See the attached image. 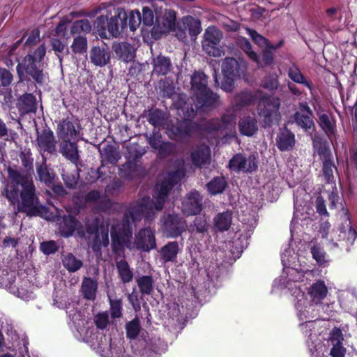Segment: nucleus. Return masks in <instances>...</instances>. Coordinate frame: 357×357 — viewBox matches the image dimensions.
Instances as JSON below:
<instances>
[{
  "label": "nucleus",
  "mask_w": 357,
  "mask_h": 357,
  "mask_svg": "<svg viewBox=\"0 0 357 357\" xmlns=\"http://www.w3.org/2000/svg\"><path fill=\"white\" fill-rule=\"evenodd\" d=\"M191 93L201 107H215L219 96L208 87V77L202 71L195 70L190 78Z\"/></svg>",
  "instance_id": "3"
},
{
  "label": "nucleus",
  "mask_w": 357,
  "mask_h": 357,
  "mask_svg": "<svg viewBox=\"0 0 357 357\" xmlns=\"http://www.w3.org/2000/svg\"><path fill=\"white\" fill-rule=\"evenodd\" d=\"M81 226V222L75 216L70 214L64 215L59 226V234L64 238H69Z\"/></svg>",
  "instance_id": "21"
},
{
  "label": "nucleus",
  "mask_w": 357,
  "mask_h": 357,
  "mask_svg": "<svg viewBox=\"0 0 357 357\" xmlns=\"http://www.w3.org/2000/svg\"><path fill=\"white\" fill-rule=\"evenodd\" d=\"M128 17L124 8H114L107 15L97 17L94 29L102 38H117L127 29Z\"/></svg>",
  "instance_id": "2"
},
{
  "label": "nucleus",
  "mask_w": 357,
  "mask_h": 357,
  "mask_svg": "<svg viewBox=\"0 0 357 357\" xmlns=\"http://www.w3.org/2000/svg\"><path fill=\"white\" fill-rule=\"evenodd\" d=\"M87 39L85 36H78L74 38L71 49L74 54H84L87 51Z\"/></svg>",
  "instance_id": "58"
},
{
  "label": "nucleus",
  "mask_w": 357,
  "mask_h": 357,
  "mask_svg": "<svg viewBox=\"0 0 357 357\" xmlns=\"http://www.w3.org/2000/svg\"><path fill=\"white\" fill-rule=\"evenodd\" d=\"M111 238L112 250L115 254H119L120 252L123 250V244L127 247L130 244V241H124L123 237H122L119 234H117V231L114 226H112L111 229Z\"/></svg>",
  "instance_id": "44"
},
{
  "label": "nucleus",
  "mask_w": 357,
  "mask_h": 357,
  "mask_svg": "<svg viewBox=\"0 0 357 357\" xmlns=\"http://www.w3.org/2000/svg\"><path fill=\"white\" fill-rule=\"evenodd\" d=\"M140 292L144 295H151L153 291L154 280L151 275H142L136 279Z\"/></svg>",
  "instance_id": "46"
},
{
  "label": "nucleus",
  "mask_w": 357,
  "mask_h": 357,
  "mask_svg": "<svg viewBox=\"0 0 357 357\" xmlns=\"http://www.w3.org/2000/svg\"><path fill=\"white\" fill-rule=\"evenodd\" d=\"M46 46L45 43L39 45L34 50L29 51L28 54L16 66L17 77L20 82L32 79L34 82L42 85L45 81V57Z\"/></svg>",
  "instance_id": "1"
},
{
  "label": "nucleus",
  "mask_w": 357,
  "mask_h": 357,
  "mask_svg": "<svg viewBox=\"0 0 357 357\" xmlns=\"http://www.w3.org/2000/svg\"><path fill=\"white\" fill-rule=\"evenodd\" d=\"M112 50L116 56L125 62L131 61L135 56V49L127 42L114 43Z\"/></svg>",
  "instance_id": "25"
},
{
  "label": "nucleus",
  "mask_w": 357,
  "mask_h": 357,
  "mask_svg": "<svg viewBox=\"0 0 357 357\" xmlns=\"http://www.w3.org/2000/svg\"><path fill=\"white\" fill-rule=\"evenodd\" d=\"M314 207L320 217L329 218L330 213L326 208V201L322 195H319L316 197Z\"/></svg>",
  "instance_id": "62"
},
{
  "label": "nucleus",
  "mask_w": 357,
  "mask_h": 357,
  "mask_svg": "<svg viewBox=\"0 0 357 357\" xmlns=\"http://www.w3.org/2000/svg\"><path fill=\"white\" fill-rule=\"evenodd\" d=\"M210 225L205 215L195 217L192 224L190 225L192 233L202 234L205 235L208 233Z\"/></svg>",
  "instance_id": "43"
},
{
  "label": "nucleus",
  "mask_w": 357,
  "mask_h": 357,
  "mask_svg": "<svg viewBox=\"0 0 357 357\" xmlns=\"http://www.w3.org/2000/svg\"><path fill=\"white\" fill-rule=\"evenodd\" d=\"M144 153V149L139 144L137 143L130 144L128 146L126 158V160L139 162Z\"/></svg>",
  "instance_id": "54"
},
{
  "label": "nucleus",
  "mask_w": 357,
  "mask_h": 357,
  "mask_svg": "<svg viewBox=\"0 0 357 357\" xmlns=\"http://www.w3.org/2000/svg\"><path fill=\"white\" fill-rule=\"evenodd\" d=\"M61 176L68 188L71 190L75 189L77 185V182L79 178V169L76 167L73 172H63Z\"/></svg>",
  "instance_id": "56"
},
{
  "label": "nucleus",
  "mask_w": 357,
  "mask_h": 357,
  "mask_svg": "<svg viewBox=\"0 0 357 357\" xmlns=\"http://www.w3.org/2000/svg\"><path fill=\"white\" fill-rule=\"evenodd\" d=\"M232 221L231 212L227 211L219 213L214 218V226L220 231L229 230Z\"/></svg>",
  "instance_id": "39"
},
{
  "label": "nucleus",
  "mask_w": 357,
  "mask_h": 357,
  "mask_svg": "<svg viewBox=\"0 0 357 357\" xmlns=\"http://www.w3.org/2000/svg\"><path fill=\"white\" fill-rule=\"evenodd\" d=\"M179 252L177 241H170L161 248L160 250V257L163 262H172L175 261Z\"/></svg>",
  "instance_id": "33"
},
{
  "label": "nucleus",
  "mask_w": 357,
  "mask_h": 357,
  "mask_svg": "<svg viewBox=\"0 0 357 357\" xmlns=\"http://www.w3.org/2000/svg\"><path fill=\"white\" fill-rule=\"evenodd\" d=\"M153 73L158 76H165L172 70L170 59L161 54L153 59Z\"/></svg>",
  "instance_id": "23"
},
{
  "label": "nucleus",
  "mask_w": 357,
  "mask_h": 357,
  "mask_svg": "<svg viewBox=\"0 0 357 357\" xmlns=\"http://www.w3.org/2000/svg\"><path fill=\"white\" fill-rule=\"evenodd\" d=\"M176 13L174 10L165 9L160 13H155V23L153 25L151 35V37L158 40L162 37L164 33L175 31L176 29Z\"/></svg>",
  "instance_id": "7"
},
{
  "label": "nucleus",
  "mask_w": 357,
  "mask_h": 357,
  "mask_svg": "<svg viewBox=\"0 0 357 357\" xmlns=\"http://www.w3.org/2000/svg\"><path fill=\"white\" fill-rule=\"evenodd\" d=\"M246 69L243 63L238 62L236 59L227 57L222 64V73L239 78Z\"/></svg>",
  "instance_id": "19"
},
{
  "label": "nucleus",
  "mask_w": 357,
  "mask_h": 357,
  "mask_svg": "<svg viewBox=\"0 0 357 357\" xmlns=\"http://www.w3.org/2000/svg\"><path fill=\"white\" fill-rule=\"evenodd\" d=\"M20 196L21 202H17L19 212L25 213L28 216H39L43 213L45 207L39 203L31 174L27 183L22 188Z\"/></svg>",
  "instance_id": "4"
},
{
  "label": "nucleus",
  "mask_w": 357,
  "mask_h": 357,
  "mask_svg": "<svg viewBox=\"0 0 357 357\" xmlns=\"http://www.w3.org/2000/svg\"><path fill=\"white\" fill-rule=\"evenodd\" d=\"M322 172L326 183H331L334 181L333 169L337 170V167L333 161V157L322 160Z\"/></svg>",
  "instance_id": "50"
},
{
  "label": "nucleus",
  "mask_w": 357,
  "mask_h": 357,
  "mask_svg": "<svg viewBox=\"0 0 357 357\" xmlns=\"http://www.w3.org/2000/svg\"><path fill=\"white\" fill-rule=\"evenodd\" d=\"M101 167H105V162L116 165L120 160L121 155L114 146L107 144L103 149V153H101Z\"/></svg>",
  "instance_id": "34"
},
{
  "label": "nucleus",
  "mask_w": 357,
  "mask_h": 357,
  "mask_svg": "<svg viewBox=\"0 0 357 357\" xmlns=\"http://www.w3.org/2000/svg\"><path fill=\"white\" fill-rule=\"evenodd\" d=\"M128 25L131 31H134L142 23V15L139 10H132L128 15Z\"/></svg>",
  "instance_id": "64"
},
{
  "label": "nucleus",
  "mask_w": 357,
  "mask_h": 357,
  "mask_svg": "<svg viewBox=\"0 0 357 357\" xmlns=\"http://www.w3.org/2000/svg\"><path fill=\"white\" fill-rule=\"evenodd\" d=\"M155 211L153 200L149 197H144L130 206L128 214L132 222H135L143 218L146 220H153L155 215Z\"/></svg>",
  "instance_id": "8"
},
{
  "label": "nucleus",
  "mask_w": 357,
  "mask_h": 357,
  "mask_svg": "<svg viewBox=\"0 0 357 357\" xmlns=\"http://www.w3.org/2000/svg\"><path fill=\"white\" fill-rule=\"evenodd\" d=\"M192 165L197 168H202L211 161V149L208 146L201 144L190 153Z\"/></svg>",
  "instance_id": "17"
},
{
  "label": "nucleus",
  "mask_w": 357,
  "mask_h": 357,
  "mask_svg": "<svg viewBox=\"0 0 357 357\" xmlns=\"http://www.w3.org/2000/svg\"><path fill=\"white\" fill-rule=\"evenodd\" d=\"M317 115L318 117L317 123L324 132L328 137L335 135L336 132V122L333 116L327 113L321 112L319 111L317 112Z\"/></svg>",
  "instance_id": "24"
},
{
  "label": "nucleus",
  "mask_w": 357,
  "mask_h": 357,
  "mask_svg": "<svg viewBox=\"0 0 357 357\" xmlns=\"http://www.w3.org/2000/svg\"><path fill=\"white\" fill-rule=\"evenodd\" d=\"M238 130L241 135L251 137L258 130L257 121L255 116H245L238 121Z\"/></svg>",
  "instance_id": "28"
},
{
  "label": "nucleus",
  "mask_w": 357,
  "mask_h": 357,
  "mask_svg": "<svg viewBox=\"0 0 357 357\" xmlns=\"http://www.w3.org/2000/svg\"><path fill=\"white\" fill-rule=\"evenodd\" d=\"M137 162L126 160V162L119 169V176L126 179H132L137 176L136 172L139 165Z\"/></svg>",
  "instance_id": "42"
},
{
  "label": "nucleus",
  "mask_w": 357,
  "mask_h": 357,
  "mask_svg": "<svg viewBox=\"0 0 357 357\" xmlns=\"http://www.w3.org/2000/svg\"><path fill=\"white\" fill-rule=\"evenodd\" d=\"M328 289L323 280H317L314 282L308 289V294L312 299L321 302L327 296Z\"/></svg>",
  "instance_id": "36"
},
{
  "label": "nucleus",
  "mask_w": 357,
  "mask_h": 357,
  "mask_svg": "<svg viewBox=\"0 0 357 357\" xmlns=\"http://www.w3.org/2000/svg\"><path fill=\"white\" fill-rule=\"evenodd\" d=\"M200 129L199 123L191 119H183L175 124H170L167 131L170 139L183 140L191 138Z\"/></svg>",
  "instance_id": "9"
},
{
  "label": "nucleus",
  "mask_w": 357,
  "mask_h": 357,
  "mask_svg": "<svg viewBox=\"0 0 357 357\" xmlns=\"http://www.w3.org/2000/svg\"><path fill=\"white\" fill-rule=\"evenodd\" d=\"M8 182L5 185L2 195L11 205H15L18 202L20 195L19 186L22 188L27 183L30 173L24 172L23 169H14L9 167L7 169Z\"/></svg>",
  "instance_id": "5"
},
{
  "label": "nucleus",
  "mask_w": 357,
  "mask_h": 357,
  "mask_svg": "<svg viewBox=\"0 0 357 357\" xmlns=\"http://www.w3.org/2000/svg\"><path fill=\"white\" fill-rule=\"evenodd\" d=\"M61 261L64 268L70 273H75L83 266V261L71 252L63 255Z\"/></svg>",
  "instance_id": "40"
},
{
  "label": "nucleus",
  "mask_w": 357,
  "mask_h": 357,
  "mask_svg": "<svg viewBox=\"0 0 357 357\" xmlns=\"http://www.w3.org/2000/svg\"><path fill=\"white\" fill-rule=\"evenodd\" d=\"M17 108L20 114L22 116L30 113H35L37 109L36 96L32 93H25L19 98Z\"/></svg>",
  "instance_id": "20"
},
{
  "label": "nucleus",
  "mask_w": 357,
  "mask_h": 357,
  "mask_svg": "<svg viewBox=\"0 0 357 357\" xmlns=\"http://www.w3.org/2000/svg\"><path fill=\"white\" fill-rule=\"evenodd\" d=\"M36 173L38 180L44 183L47 186L54 183L55 173L52 169L48 167L45 158H43L41 164L36 163Z\"/></svg>",
  "instance_id": "30"
},
{
  "label": "nucleus",
  "mask_w": 357,
  "mask_h": 357,
  "mask_svg": "<svg viewBox=\"0 0 357 357\" xmlns=\"http://www.w3.org/2000/svg\"><path fill=\"white\" fill-rule=\"evenodd\" d=\"M38 146L44 151L53 153L56 151V141L54 132L50 128H45L41 133L38 132L36 138Z\"/></svg>",
  "instance_id": "18"
},
{
  "label": "nucleus",
  "mask_w": 357,
  "mask_h": 357,
  "mask_svg": "<svg viewBox=\"0 0 357 357\" xmlns=\"http://www.w3.org/2000/svg\"><path fill=\"white\" fill-rule=\"evenodd\" d=\"M228 188L227 178L224 176H217L206 184V189L211 196L222 195Z\"/></svg>",
  "instance_id": "26"
},
{
  "label": "nucleus",
  "mask_w": 357,
  "mask_h": 357,
  "mask_svg": "<svg viewBox=\"0 0 357 357\" xmlns=\"http://www.w3.org/2000/svg\"><path fill=\"white\" fill-rule=\"evenodd\" d=\"M50 45L52 50L54 51L55 54L59 59L60 63H61L63 60V55L61 54L64 53L65 54H68V47L60 39L54 38H51Z\"/></svg>",
  "instance_id": "59"
},
{
  "label": "nucleus",
  "mask_w": 357,
  "mask_h": 357,
  "mask_svg": "<svg viewBox=\"0 0 357 357\" xmlns=\"http://www.w3.org/2000/svg\"><path fill=\"white\" fill-rule=\"evenodd\" d=\"M183 29L181 27L178 28V31L176 33V36L178 38H185L186 37V31H188L189 35L192 38H196V37L202 31V26L200 20L195 18L192 16L188 15L183 17L182 20Z\"/></svg>",
  "instance_id": "16"
},
{
  "label": "nucleus",
  "mask_w": 357,
  "mask_h": 357,
  "mask_svg": "<svg viewBox=\"0 0 357 357\" xmlns=\"http://www.w3.org/2000/svg\"><path fill=\"white\" fill-rule=\"evenodd\" d=\"M91 62L96 66L103 67L110 63V52L105 48L93 46L89 52Z\"/></svg>",
  "instance_id": "22"
},
{
  "label": "nucleus",
  "mask_w": 357,
  "mask_h": 357,
  "mask_svg": "<svg viewBox=\"0 0 357 357\" xmlns=\"http://www.w3.org/2000/svg\"><path fill=\"white\" fill-rule=\"evenodd\" d=\"M173 188L162 181L160 185L157 195L154 197V206L156 211H161L166 202L169 192Z\"/></svg>",
  "instance_id": "37"
},
{
  "label": "nucleus",
  "mask_w": 357,
  "mask_h": 357,
  "mask_svg": "<svg viewBox=\"0 0 357 357\" xmlns=\"http://www.w3.org/2000/svg\"><path fill=\"white\" fill-rule=\"evenodd\" d=\"M227 167L236 173H253L258 169V158L255 154H250L248 158L245 155L235 153L229 160Z\"/></svg>",
  "instance_id": "10"
},
{
  "label": "nucleus",
  "mask_w": 357,
  "mask_h": 357,
  "mask_svg": "<svg viewBox=\"0 0 357 357\" xmlns=\"http://www.w3.org/2000/svg\"><path fill=\"white\" fill-rule=\"evenodd\" d=\"M126 337L130 340H135L141 331L140 321L138 317L126 324Z\"/></svg>",
  "instance_id": "52"
},
{
  "label": "nucleus",
  "mask_w": 357,
  "mask_h": 357,
  "mask_svg": "<svg viewBox=\"0 0 357 357\" xmlns=\"http://www.w3.org/2000/svg\"><path fill=\"white\" fill-rule=\"evenodd\" d=\"M116 269L119 276L123 284L128 283L132 280L133 273L126 259H121L116 262Z\"/></svg>",
  "instance_id": "41"
},
{
  "label": "nucleus",
  "mask_w": 357,
  "mask_h": 357,
  "mask_svg": "<svg viewBox=\"0 0 357 357\" xmlns=\"http://www.w3.org/2000/svg\"><path fill=\"white\" fill-rule=\"evenodd\" d=\"M198 102L195 100L193 102L191 101L183 102L179 107L178 110L183 115V119H191L196 116L199 109H211L212 107H201L198 105Z\"/></svg>",
  "instance_id": "38"
},
{
  "label": "nucleus",
  "mask_w": 357,
  "mask_h": 357,
  "mask_svg": "<svg viewBox=\"0 0 357 357\" xmlns=\"http://www.w3.org/2000/svg\"><path fill=\"white\" fill-rule=\"evenodd\" d=\"M280 100L278 98L263 97L257 105V111L260 117L263 118L265 126L271 127L280 116L279 108Z\"/></svg>",
  "instance_id": "6"
},
{
  "label": "nucleus",
  "mask_w": 357,
  "mask_h": 357,
  "mask_svg": "<svg viewBox=\"0 0 357 357\" xmlns=\"http://www.w3.org/2000/svg\"><path fill=\"white\" fill-rule=\"evenodd\" d=\"M79 124L67 117L58 123L56 134L60 139H76L79 135Z\"/></svg>",
  "instance_id": "15"
},
{
  "label": "nucleus",
  "mask_w": 357,
  "mask_h": 357,
  "mask_svg": "<svg viewBox=\"0 0 357 357\" xmlns=\"http://www.w3.org/2000/svg\"><path fill=\"white\" fill-rule=\"evenodd\" d=\"M311 137L313 148L316 150L321 159L332 158V153L326 140L323 139L319 135H312Z\"/></svg>",
  "instance_id": "32"
},
{
  "label": "nucleus",
  "mask_w": 357,
  "mask_h": 357,
  "mask_svg": "<svg viewBox=\"0 0 357 357\" xmlns=\"http://www.w3.org/2000/svg\"><path fill=\"white\" fill-rule=\"evenodd\" d=\"M220 123V119H211L203 125L202 130L207 133L223 131V127L221 126Z\"/></svg>",
  "instance_id": "63"
},
{
  "label": "nucleus",
  "mask_w": 357,
  "mask_h": 357,
  "mask_svg": "<svg viewBox=\"0 0 357 357\" xmlns=\"http://www.w3.org/2000/svg\"><path fill=\"white\" fill-rule=\"evenodd\" d=\"M40 250L45 255L55 254L59 251V246L54 240L43 241L40 243Z\"/></svg>",
  "instance_id": "61"
},
{
  "label": "nucleus",
  "mask_w": 357,
  "mask_h": 357,
  "mask_svg": "<svg viewBox=\"0 0 357 357\" xmlns=\"http://www.w3.org/2000/svg\"><path fill=\"white\" fill-rule=\"evenodd\" d=\"M247 33L251 37L252 40L254 43L258 45L261 47H268L273 49H279L284 44V40H280L276 44H272L268 39L264 38L263 36L258 33L255 30L246 28Z\"/></svg>",
  "instance_id": "35"
},
{
  "label": "nucleus",
  "mask_w": 357,
  "mask_h": 357,
  "mask_svg": "<svg viewBox=\"0 0 357 357\" xmlns=\"http://www.w3.org/2000/svg\"><path fill=\"white\" fill-rule=\"evenodd\" d=\"M98 291V282L90 277H84L80 292L82 297L89 301H94Z\"/></svg>",
  "instance_id": "29"
},
{
  "label": "nucleus",
  "mask_w": 357,
  "mask_h": 357,
  "mask_svg": "<svg viewBox=\"0 0 357 357\" xmlns=\"http://www.w3.org/2000/svg\"><path fill=\"white\" fill-rule=\"evenodd\" d=\"M147 142L151 147L154 150H159L162 153L166 151L167 144L162 143L161 144L162 135L159 131L153 130L152 133L149 135H146Z\"/></svg>",
  "instance_id": "48"
},
{
  "label": "nucleus",
  "mask_w": 357,
  "mask_h": 357,
  "mask_svg": "<svg viewBox=\"0 0 357 357\" xmlns=\"http://www.w3.org/2000/svg\"><path fill=\"white\" fill-rule=\"evenodd\" d=\"M32 153L31 150L24 149L21 151L20 153V158L22 162V166L26 169V170H23L24 172H29L31 174L33 172V158L31 157Z\"/></svg>",
  "instance_id": "60"
},
{
  "label": "nucleus",
  "mask_w": 357,
  "mask_h": 357,
  "mask_svg": "<svg viewBox=\"0 0 357 357\" xmlns=\"http://www.w3.org/2000/svg\"><path fill=\"white\" fill-rule=\"evenodd\" d=\"M135 245L137 250L149 252L156 248L154 231L150 227L139 229L135 235Z\"/></svg>",
  "instance_id": "14"
},
{
  "label": "nucleus",
  "mask_w": 357,
  "mask_h": 357,
  "mask_svg": "<svg viewBox=\"0 0 357 357\" xmlns=\"http://www.w3.org/2000/svg\"><path fill=\"white\" fill-rule=\"evenodd\" d=\"M222 38L221 31L215 26H208L204 33L202 42L203 50L210 56L220 57L222 51L220 42Z\"/></svg>",
  "instance_id": "11"
},
{
  "label": "nucleus",
  "mask_w": 357,
  "mask_h": 357,
  "mask_svg": "<svg viewBox=\"0 0 357 357\" xmlns=\"http://www.w3.org/2000/svg\"><path fill=\"white\" fill-rule=\"evenodd\" d=\"M59 152L68 160L73 163H77L79 159L77 145L72 139H61Z\"/></svg>",
  "instance_id": "27"
},
{
  "label": "nucleus",
  "mask_w": 357,
  "mask_h": 357,
  "mask_svg": "<svg viewBox=\"0 0 357 357\" xmlns=\"http://www.w3.org/2000/svg\"><path fill=\"white\" fill-rule=\"evenodd\" d=\"M185 221L178 214H168L164 218L163 229L167 236L177 238L185 230Z\"/></svg>",
  "instance_id": "13"
},
{
  "label": "nucleus",
  "mask_w": 357,
  "mask_h": 357,
  "mask_svg": "<svg viewBox=\"0 0 357 357\" xmlns=\"http://www.w3.org/2000/svg\"><path fill=\"white\" fill-rule=\"evenodd\" d=\"M146 118L147 121L155 128L162 126L165 121L164 112L157 108L149 109Z\"/></svg>",
  "instance_id": "47"
},
{
  "label": "nucleus",
  "mask_w": 357,
  "mask_h": 357,
  "mask_svg": "<svg viewBox=\"0 0 357 357\" xmlns=\"http://www.w3.org/2000/svg\"><path fill=\"white\" fill-rule=\"evenodd\" d=\"M342 337L340 331L331 338L333 344L330 351L331 357H344L346 350L342 346Z\"/></svg>",
  "instance_id": "45"
},
{
  "label": "nucleus",
  "mask_w": 357,
  "mask_h": 357,
  "mask_svg": "<svg viewBox=\"0 0 357 357\" xmlns=\"http://www.w3.org/2000/svg\"><path fill=\"white\" fill-rule=\"evenodd\" d=\"M234 100L236 107L241 108L252 105L255 101V96L251 92L241 91L235 95Z\"/></svg>",
  "instance_id": "51"
},
{
  "label": "nucleus",
  "mask_w": 357,
  "mask_h": 357,
  "mask_svg": "<svg viewBox=\"0 0 357 357\" xmlns=\"http://www.w3.org/2000/svg\"><path fill=\"white\" fill-rule=\"evenodd\" d=\"M294 118L297 126L301 128L307 135L312 136L316 132L315 124L312 116L296 112Z\"/></svg>",
  "instance_id": "31"
},
{
  "label": "nucleus",
  "mask_w": 357,
  "mask_h": 357,
  "mask_svg": "<svg viewBox=\"0 0 357 357\" xmlns=\"http://www.w3.org/2000/svg\"><path fill=\"white\" fill-rule=\"evenodd\" d=\"M291 81L300 84L310 90L312 89V82L308 80L300 69L294 63H291Z\"/></svg>",
  "instance_id": "49"
},
{
  "label": "nucleus",
  "mask_w": 357,
  "mask_h": 357,
  "mask_svg": "<svg viewBox=\"0 0 357 357\" xmlns=\"http://www.w3.org/2000/svg\"><path fill=\"white\" fill-rule=\"evenodd\" d=\"M203 209V197L200 192L194 190L188 193L182 202L183 213L187 216L196 215Z\"/></svg>",
  "instance_id": "12"
},
{
  "label": "nucleus",
  "mask_w": 357,
  "mask_h": 357,
  "mask_svg": "<svg viewBox=\"0 0 357 357\" xmlns=\"http://www.w3.org/2000/svg\"><path fill=\"white\" fill-rule=\"evenodd\" d=\"M310 253L319 266H325L327 262L326 252L319 243L317 242L314 243L313 246L310 248Z\"/></svg>",
  "instance_id": "53"
},
{
  "label": "nucleus",
  "mask_w": 357,
  "mask_h": 357,
  "mask_svg": "<svg viewBox=\"0 0 357 357\" xmlns=\"http://www.w3.org/2000/svg\"><path fill=\"white\" fill-rule=\"evenodd\" d=\"M91 30V24L89 20L83 19L76 20L70 28V33L73 35L80 34L81 33H89Z\"/></svg>",
  "instance_id": "57"
},
{
  "label": "nucleus",
  "mask_w": 357,
  "mask_h": 357,
  "mask_svg": "<svg viewBox=\"0 0 357 357\" xmlns=\"http://www.w3.org/2000/svg\"><path fill=\"white\" fill-rule=\"evenodd\" d=\"M130 218L127 213L123 215L121 227L117 231V234H119L121 236H122L124 241L130 242L131 238L132 236V228Z\"/></svg>",
  "instance_id": "55"
}]
</instances>
